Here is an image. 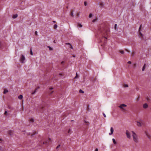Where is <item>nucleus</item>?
Instances as JSON below:
<instances>
[{
  "instance_id": "nucleus-30",
  "label": "nucleus",
  "mask_w": 151,
  "mask_h": 151,
  "mask_svg": "<svg viewBox=\"0 0 151 151\" xmlns=\"http://www.w3.org/2000/svg\"><path fill=\"white\" fill-rule=\"evenodd\" d=\"M60 145H58L56 147V149H57L58 148H59L60 146Z\"/></svg>"
},
{
  "instance_id": "nucleus-32",
  "label": "nucleus",
  "mask_w": 151,
  "mask_h": 151,
  "mask_svg": "<svg viewBox=\"0 0 151 151\" xmlns=\"http://www.w3.org/2000/svg\"><path fill=\"white\" fill-rule=\"evenodd\" d=\"M128 63H129V64H131L132 63H131V61H129L128 62Z\"/></svg>"
},
{
  "instance_id": "nucleus-1",
  "label": "nucleus",
  "mask_w": 151,
  "mask_h": 151,
  "mask_svg": "<svg viewBox=\"0 0 151 151\" xmlns=\"http://www.w3.org/2000/svg\"><path fill=\"white\" fill-rule=\"evenodd\" d=\"M132 133L133 139L134 142H137L138 140V137L137 134L133 131H132Z\"/></svg>"
},
{
  "instance_id": "nucleus-48",
  "label": "nucleus",
  "mask_w": 151,
  "mask_h": 151,
  "mask_svg": "<svg viewBox=\"0 0 151 151\" xmlns=\"http://www.w3.org/2000/svg\"><path fill=\"white\" fill-rule=\"evenodd\" d=\"M54 43H55V40H54Z\"/></svg>"
},
{
  "instance_id": "nucleus-10",
  "label": "nucleus",
  "mask_w": 151,
  "mask_h": 151,
  "mask_svg": "<svg viewBox=\"0 0 151 151\" xmlns=\"http://www.w3.org/2000/svg\"><path fill=\"white\" fill-rule=\"evenodd\" d=\"M148 105L147 104H145L143 105V107L144 108L146 109L147 108Z\"/></svg>"
},
{
  "instance_id": "nucleus-7",
  "label": "nucleus",
  "mask_w": 151,
  "mask_h": 151,
  "mask_svg": "<svg viewBox=\"0 0 151 151\" xmlns=\"http://www.w3.org/2000/svg\"><path fill=\"white\" fill-rule=\"evenodd\" d=\"M114 131V130L113 128L112 127H111V129H110L111 132H110V133H109V135H112L113 134Z\"/></svg>"
},
{
  "instance_id": "nucleus-49",
  "label": "nucleus",
  "mask_w": 151,
  "mask_h": 151,
  "mask_svg": "<svg viewBox=\"0 0 151 151\" xmlns=\"http://www.w3.org/2000/svg\"><path fill=\"white\" fill-rule=\"evenodd\" d=\"M78 16H79V14H78Z\"/></svg>"
},
{
  "instance_id": "nucleus-50",
  "label": "nucleus",
  "mask_w": 151,
  "mask_h": 151,
  "mask_svg": "<svg viewBox=\"0 0 151 151\" xmlns=\"http://www.w3.org/2000/svg\"><path fill=\"white\" fill-rule=\"evenodd\" d=\"M60 75H61V74H60Z\"/></svg>"
},
{
  "instance_id": "nucleus-8",
  "label": "nucleus",
  "mask_w": 151,
  "mask_h": 151,
  "mask_svg": "<svg viewBox=\"0 0 151 151\" xmlns=\"http://www.w3.org/2000/svg\"><path fill=\"white\" fill-rule=\"evenodd\" d=\"M65 44L67 45H69V47L70 48V49H73V47L72 45L69 43H66Z\"/></svg>"
},
{
  "instance_id": "nucleus-14",
  "label": "nucleus",
  "mask_w": 151,
  "mask_h": 151,
  "mask_svg": "<svg viewBox=\"0 0 151 151\" xmlns=\"http://www.w3.org/2000/svg\"><path fill=\"white\" fill-rule=\"evenodd\" d=\"M145 65H146V64L145 63L144 65L142 68V71H144L145 69Z\"/></svg>"
},
{
  "instance_id": "nucleus-12",
  "label": "nucleus",
  "mask_w": 151,
  "mask_h": 151,
  "mask_svg": "<svg viewBox=\"0 0 151 151\" xmlns=\"http://www.w3.org/2000/svg\"><path fill=\"white\" fill-rule=\"evenodd\" d=\"M17 16H18L17 14H16L14 15L12 17L14 19H15V18H16L17 17Z\"/></svg>"
},
{
  "instance_id": "nucleus-2",
  "label": "nucleus",
  "mask_w": 151,
  "mask_h": 151,
  "mask_svg": "<svg viewBox=\"0 0 151 151\" xmlns=\"http://www.w3.org/2000/svg\"><path fill=\"white\" fill-rule=\"evenodd\" d=\"M25 60L24 56L23 54H22L20 57V62L21 63H24Z\"/></svg>"
},
{
  "instance_id": "nucleus-9",
  "label": "nucleus",
  "mask_w": 151,
  "mask_h": 151,
  "mask_svg": "<svg viewBox=\"0 0 151 151\" xmlns=\"http://www.w3.org/2000/svg\"><path fill=\"white\" fill-rule=\"evenodd\" d=\"M9 134L10 135H12L13 134V131L11 130H9L8 131Z\"/></svg>"
},
{
  "instance_id": "nucleus-24",
  "label": "nucleus",
  "mask_w": 151,
  "mask_h": 151,
  "mask_svg": "<svg viewBox=\"0 0 151 151\" xmlns=\"http://www.w3.org/2000/svg\"><path fill=\"white\" fill-rule=\"evenodd\" d=\"M124 86L125 87H128V85L127 84H124Z\"/></svg>"
},
{
  "instance_id": "nucleus-5",
  "label": "nucleus",
  "mask_w": 151,
  "mask_h": 151,
  "mask_svg": "<svg viewBox=\"0 0 151 151\" xmlns=\"http://www.w3.org/2000/svg\"><path fill=\"white\" fill-rule=\"evenodd\" d=\"M143 125V123L142 122H137V125L138 127H141Z\"/></svg>"
},
{
  "instance_id": "nucleus-31",
  "label": "nucleus",
  "mask_w": 151,
  "mask_h": 151,
  "mask_svg": "<svg viewBox=\"0 0 151 151\" xmlns=\"http://www.w3.org/2000/svg\"><path fill=\"white\" fill-rule=\"evenodd\" d=\"M141 26H142V25L141 24L140 25V26L139 27V30H140L141 29Z\"/></svg>"
},
{
  "instance_id": "nucleus-6",
  "label": "nucleus",
  "mask_w": 151,
  "mask_h": 151,
  "mask_svg": "<svg viewBox=\"0 0 151 151\" xmlns=\"http://www.w3.org/2000/svg\"><path fill=\"white\" fill-rule=\"evenodd\" d=\"M145 134L146 136L150 139H151V136L150 134L147 132H145Z\"/></svg>"
},
{
  "instance_id": "nucleus-46",
  "label": "nucleus",
  "mask_w": 151,
  "mask_h": 151,
  "mask_svg": "<svg viewBox=\"0 0 151 151\" xmlns=\"http://www.w3.org/2000/svg\"><path fill=\"white\" fill-rule=\"evenodd\" d=\"M35 134H32V135H31V136H32L33 135H35Z\"/></svg>"
},
{
  "instance_id": "nucleus-3",
  "label": "nucleus",
  "mask_w": 151,
  "mask_h": 151,
  "mask_svg": "<svg viewBox=\"0 0 151 151\" xmlns=\"http://www.w3.org/2000/svg\"><path fill=\"white\" fill-rule=\"evenodd\" d=\"M127 106V105L124 104H122L120 105V106H118V107L121 109H122L123 110L125 111L126 110L125 109H124V108L126 107Z\"/></svg>"
},
{
  "instance_id": "nucleus-43",
  "label": "nucleus",
  "mask_w": 151,
  "mask_h": 151,
  "mask_svg": "<svg viewBox=\"0 0 151 151\" xmlns=\"http://www.w3.org/2000/svg\"><path fill=\"white\" fill-rule=\"evenodd\" d=\"M27 134L29 135H30V133H27Z\"/></svg>"
},
{
  "instance_id": "nucleus-34",
  "label": "nucleus",
  "mask_w": 151,
  "mask_h": 151,
  "mask_svg": "<svg viewBox=\"0 0 151 151\" xmlns=\"http://www.w3.org/2000/svg\"><path fill=\"white\" fill-rule=\"evenodd\" d=\"M112 140H113V142H116L115 139L114 138H113L112 139Z\"/></svg>"
},
{
  "instance_id": "nucleus-28",
  "label": "nucleus",
  "mask_w": 151,
  "mask_h": 151,
  "mask_svg": "<svg viewBox=\"0 0 151 151\" xmlns=\"http://www.w3.org/2000/svg\"><path fill=\"white\" fill-rule=\"evenodd\" d=\"M92 14L91 13L89 15V17L91 18L92 17Z\"/></svg>"
},
{
  "instance_id": "nucleus-41",
  "label": "nucleus",
  "mask_w": 151,
  "mask_h": 151,
  "mask_svg": "<svg viewBox=\"0 0 151 151\" xmlns=\"http://www.w3.org/2000/svg\"><path fill=\"white\" fill-rule=\"evenodd\" d=\"M114 142V143L115 144V145H116V144L117 143V142Z\"/></svg>"
},
{
  "instance_id": "nucleus-11",
  "label": "nucleus",
  "mask_w": 151,
  "mask_h": 151,
  "mask_svg": "<svg viewBox=\"0 0 151 151\" xmlns=\"http://www.w3.org/2000/svg\"><path fill=\"white\" fill-rule=\"evenodd\" d=\"M18 98L20 99H22L23 98L22 95H20L18 96Z\"/></svg>"
},
{
  "instance_id": "nucleus-23",
  "label": "nucleus",
  "mask_w": 151,
  "mask_h": 151,
  "mask_svg": "<svg viewBox=\"0 0 151 151\" xmlns=\"http://www.w3.org/2000/svg\"><path fill=\"white\" fill-rule=\"evenodd\" d=\"M37 89H36L35 90L34 92L33 93H32V94L33 95L34 94H35L36 92V91H37Z\"/></svg>"
},
{
  "instance_id": "nucleus-26",
  "label": "nucleus",
  "mask_w": 151,
  "mask_h": 151,
  "mask_svg": "<svg viewBox=\"0 0 151 151\" xmlns=\"http://www.w3.org/2000/svg\"><path fill=\"white\" fill-rule=\"evenodd\" d=\"M116 27H117V24H115L114 25V28H115V29H117Z\"/></svg>"
},
{
  "instance_id": "nucleus-15",
  "label": "nucleus",
  "mask_w": 151,
  "mask_h": 151,
  "mask_svg": "<svg viewBox=\"0 0 151 151\" xmlns=\"http://www.w3.org/2000/svg\"><path fill=\"white\" fill-rule=\"evenodd\" d=\"M58 27V26L56 24H55L54 26V28L55 29H56Z\"/></svg>"
},
{
  "instance_id": "nucleus-39",
  "label": "nucleus",
  "mask_w": 151,
  "mask_h": 151,
  "mask_svg": "<svg viewBox=\"0 0 151 151\" xmlns=\"http://www.w3.org/2000/svg\"><path fill=\"white\" fill-rule=\"evenodd\" d=\"M70 129H69V130H68V133H69V132H70Z\"/></svg>"
},
{
  "instance_id": "nucleus-47",
  "label": "nucleus",
  "mask_w": 151,
  "mask_h": 151,
  "mask_svg": "<svg viewBox=\"0 0 151 151\" xmlns=\"http://www.w3.org/2000/svg\"><path fill=\"white\" fill-rule=\"evenodd\" d=\"M0 140L1 141H2V140L1 139H0Z\"/></svg>"
},
{
  "instance_id": "nucleus-42",
  "label": "nucleus",
  "mask_w": 151,
  "mask_h": 151,
  "mask_svg": "<svg viewBox=\"0 0 151 151\" xmlns=\"http://www.w3.org/2000/svg\"><path fill=\"white\" fill-rule=\"evenodd\" d=\"M84 122L85 123H87V122L86 121H84Z\"/></svg>"
},
{
  "instance_id": "nucleus-44",
  "label": "nucleus",
  "mask_w": 151,
  "mask_h": 151,
  "mask_svg": "<svg viewBox=\"0 0 151 151\" xmlns=\"http://www.w3.org/2000/svg\"><path fill=\"white\" fill-rule=\"evenodd\" d=\"M53 22L54 23H55L56 22L55 21H53Z\"/></svg>"
},
{
  "instance_id": "nucleus-45",
  "label": "nucleus",
  "mask_w": 151,
  "mask_h": 151,
  "mask_svg": "<svg viewBox=\"0 0 151 151\" xmlns=\"http://www.w3.org/2000/svg\"><path fill=\"white\" fill-rule=\"evenodd\" d=\"M53 91H52L51 92V94H52L53 93Z\"/></svg>"
},
{
  "instance_id": "nucleus-29",
  "label": "nucleus",
  "mask_w": 151,
  "mask_h": 151,
  "mask_svg": "<svg viewBox=\"0 0 151 151\" xmlns=\"http://www.w3.org/2000/svg\"><path fill=\"white\" fill-rule=\"evenodd\" d=\"M103 114L104 116L105 117H106V115H105V114H104V113H103Z\"/></svg>"
},
{
  "instance_id": "nucleus-22",
  "label": "nucleus",
  "mask_w": 151,
  "mask_h": 151,
  "mask_svg": "<svg viewBox=\"0 0 151 151\" xmlns=\"http://www.w3.org/2000/svg\"><path fill=\"white\" fill-rule=\"evenodd\" d=\"M78 75H77V73H76V76L74 78H75H75H78Z\"/></svg>"
},
{
  "instance_id": "nucleus-40",
  "label": "nucleus",
  "mask_w": 151,
  "mask_h": 151,
  "mask_svg": "<svg viewBox=\"0 0 151 151\" xmlns=\"http://www.w3.org/2000/svg\"><path fill=\"white\" fill-rule=\"evenodd\" d=\"M84 5H85V6H86V2H84Z\"/></svg>"
},
{
  "instance_id": "nucleus-36",
  "label": "nucleus",
  "mask_w": 151,
  "mask_h": 151,
  "mask_svg": "<svg viewBox=\"0 0 151 151\" xmlns=\"http://www.w3.org/2000/svg\"><path fill=\"white\" fill-rule=\"evenodd\" d=\"M7 113V111H5V112H4V114H6Z\"/></svg>"
},
{
  "instance_id": "nucleus-4",
  "label": "nucleus",
  "mask_w": 151,
  "mask_h": 151,
  "mask_svg": "<svg viewBox=\"0 0 151 151\" xmlns=\"http://www.w3.org/2000/svg\"><path fill=\"white\" fill-rule=\"evenodd\" d=\"M126 134L127 138L129 139L131 138V134L130 132H129L128 130H126Z\"/></svg>"
},
{
  "instance_id": "nucleus-19",
  "label": "nucleus",
  "mask_w": 151,
  "mask_h": 151,
  "mask_svg": "<svg viewBox=\"0 0 151 151\" xmlns=\"http://www.w3.org/2000/svg\"><path fill=\"white\" fill-rule=\"evenodd\" d=\"M30 53L32 55H33V52L32 51V50L31 48V49H30Z\"/></svg>"
},
{
  "instance_id": "nucleus-13",
  "label": "nucleus",
  "mask_w": 151,
  "mask_h": 151,
  "mask_svg": "<svg viewBox=\"0 0 151 151\" xmlns=\"http://www.w3.org/2000/svg\"><path fill=\"white\" fill-rule=\"evenodd\" d=\"M8 92V90L7 89H5L4 91V93L5 94Z\"/></svg>"
},
{
  "instance_id": "nucleus-16",
  "label": "nucleus",
  "mask_w": 151,
  "mask_h": 151,
  "mask_svg": "<svg viewBox=\"0 0 151 151\" xmlns=\"http://www.w3.org/2000/svg\"><path fill=\"white\" fill-rule=\"evenodd\" d=\"M79 92L80 93H84V91L82 90L81 89H80L79 91Z\"/></svg>"
},
{
  "instance_id": "nucleus-20",
  "label": "nucleus",
  "mask_w": 151,
  "mask_h": 151,
  "mask_svg": "<svg viewBox=\"0 0 151 151\" xmlns=\"http://www.w3.org/2000/svg\"><path fill=\"white\" fill-rule=\"evenodd\" d=\"M48 47L49 48V50H52V48H51L50 46H48L47 47Z\"/></svg>"
},
{
  "instance_id": "nucleus-33",
  "label": "nucleus",
  "mask_w": 151,
  "mask_h": 151,
  "mask_svg": "<svg viewBox=\"0 0 151 151\" xmlns=\"http://www.w3.org/2000/svg\"><path fill=\"white\" fill-rule=\"evenodd\" d=\"M35 34L36 35H37V31H35Z\"/></svg>"
},
{
  "instance_id": "nucleus-18",
  "label": "nucleus",
  "mask_w": 151,
  "mask_h": 151,
  "mask_svg": "<svg viewBox=\"0 0 151 151\" xmlns=\"http://www.w3.org/2000/svg\"><path fill=\"white\" fill-rule=\"evenodd\" d=\"M30 122H33L34 121V120L33 119H31L29 120Z\"/></svg>"
},
{
  "instance_id": "nucleus-37",
  "label": "nucleus",
  "mask_w": 151,
  "mask_h": 151,
  "mask_svg": "<svg viewBox=\"0 0 151 151\" xmlns=\"http://www.w3.org/2000/svg\"><path fill=\"white\" fill-rule=\"evenodd\" d=\"M96 20V19H93V20H92V22H95V20Z\"/></svg>"
},
{
  "instance_id": "nucleus-21",
  "label": "nucleus",
  "mask_w": 151,
  "mask_h": 151,
  "mask_svg": "<svg viewBox=\"0 0 151 151\" xmlns=\"http://www.w3.org/2000/svg\"><path fill=\"white\" fill-rule=\"evenodd\" d=\"M71 15L73 17H74V15H73V12L72 11L71 12Z\"/></svg>"
},
{
  "instance_id": "nucleus-17",
  "label": "nucleus",
  "mask_w": 151,
  "mask_h": 151,
  "mask_svg": "<svg viewBox=\"0 0 151 151\" xmlns=\"http://www.w3.org/2000/svg\"><path fill=\"white\" fill-rule=\"evenodd\" d=\"M120 52L122 54H123L124 53V50H120Z\"/></svg>"
},
{
  "instance_id": "nucleus-38",
  "label": "nucleus",
  "mask_w": 151,
  "mask_h": 151,
  "mask_svg": "<svg viewBox=\"0 0 151 151\" xmlns=\"http://www.w3.org/2000/svg\"><path fill=\"white\" fill-rule=\"evenodd\" d=\"M95 151H98V149L97 148H96L95 150Z\"/></svg>"
},
{
  "instance_id": "nucleus-27",
  "label": "nucleus",
  "mask_w": 151,
  "mask_h": 151,
  "mask_svg": "<svg viewBox=\"0 0 151 151\" xmlns=\"http://www.w3.org/2000/svg\"><path fill=\"white\" fill-rule=\"evenodd\" d=\"M78 25L81 27H82V25L81 24H78Z\"/></svg>"
},
{
  "instance_id": "nucleus-35",
  "label": "nucleus",
  "mask_w": 151,
  "mask_h": 151,
  "mask_svg": "<svg viewBox=\"0 0 151 151\" xmlns=\"http://www.w3.org/2000/svg\"><path fill=\"white\" fill-rule=\"evenodd\" d=\"M53 89V88H52H52H49V89H50V90H52V89Z\"/></svg>"
},
{
  "instance_id": "nucleus-25",
  "label": "nucleus",
  "mask_w": 151,
  "mask_h": 151,
  "mask_svg": "<svg viewBox=\"0 0 151 151\" xmlns=\"http://www.w3.org/2000/svg\"><path fill=\"white\" fill-rule=\"evenodd\" d=\"M140 34L141 36V37H140L141 38V37H143V35L141 32L140 33Z\"/></svg>"
}]
</instances>
